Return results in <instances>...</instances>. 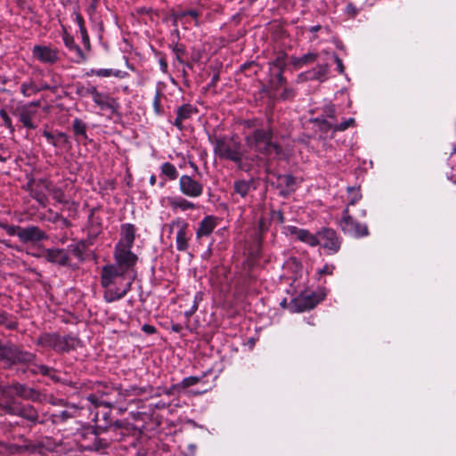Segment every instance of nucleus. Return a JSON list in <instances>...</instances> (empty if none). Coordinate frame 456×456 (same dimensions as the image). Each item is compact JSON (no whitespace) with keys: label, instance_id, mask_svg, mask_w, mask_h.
I'll use <instances>...</instances> for the list:
<instances>
[{"label":"nucleus","instance_id":"nucleus-1","mask_svg":"<svg viewBox=\"0 0 456 456\" xmlns=\"http://www.w3.org/2000/svg\"><path fill=\"white\" fill-rule=\"evenodd\" d=\"M134 262L115 261L102 269L101 283L104 289V299L108 303L123 298L131 289L135 278Z\"/></svg>","mask_w":456,"mask_h":456},{"label":"nucleus","instance_id":"nucleus-2","mask_svg":"<svg viewBox=\"0 0 456 456\" xmlns=\"http://www.w3.org/2000/svg\"><path fill=\"white\" fill-rule=\"evenodd\" d=\"M247 146L268 159L281 158L282 150L273 142V131L271 129H256L246 139Z\"/></svg>","mask_w":456,"mask_h":456},{"label":"nucleus","instance_id":"nucleus-3","mask_svg":"<svg viewBox=\"0 0 456 456\" xmlns=\"http://www.w3.org/2000/svg\"><path fill=\"white\" fill-rule=\"evenodd\" d=\"M209 142L214 145V153L221 159L232 161L240 164L243 152L241 144L234 136L214 135L208 136Z\"/></svg>","mask_w":456,"mask_h":456},{"label":"nucleus","instance_id":"nucleus-4","mask_svg":"<svg viewBox=\"0 0 456 456\" xmlns=\"http://www.w3.org/2000/svg\"><path fill=\"white\" fill-rule=\"evenodd\" d=\"M136 228L134 224H124L121 226V237L115 247V261L137 263L138 257L131 251L135 239Z\"/></svg>","mask_w":456,"mask_h":456},{"label":"nucleus","instance_id":"nucleus-5","mask_svg":"<svg viewBox=\"0 0 456 456\" xmlns=\"http://www.w3.org/2000/svg\"><path fill=\"white\" fill-rule=\"evenodd\" d=\"M34 358V354L21 350L14 344L0 342V365L4 368H9L16 363L30 362Z\"/></svg>","mask_w":456,"mask_h":456},{"label":"nucleus","instance_id":"nucleus-6","mask_svg":"<svg viewBox=\"0 0 456 456\" xmlns=\"http://www.w3.org/2000/svg\"><path fill=\"white\" fill-rule=\"evenodd\" d=\"M0 406L8 414L20 416L31 423L37 421V411L29 404H23L16 400H6L1 402Z\"/></svg>","mask_w":456,"mask_h":456},{"label":"nucleus","instance_id":"nucleus-7","mask_svg":"<svg viewBox=\"0 0 456 456\" xmlns=\"http://www.w3.org/2000/svg\"><path fill=\"white\" fill-rule=\"evenodd\" d=\"M0 391L2 395L1 402H5L6 400H15L14 396L32 401H37L39 399V393L37 390L19 383L1 387Z\"/></svg>","mask_w":456,"mask_h":456},{"label":"nucleus","instance_id":"nucleus-8","mask_svg":"<svg viewBox=\"0 0 456 456\" xmlns=\"http://www.w3.org/2000/svg\"><path fill=\"white\" fill-rule=\"evenodd\" d=\"M339 225L345 233L353 237L359 238L368 235V228L366 224H362L355 221L350 215L348 207L343 211L342 218Z\"/></svg>","mask_w":456,"mask_h":456},{"label":"nucleus","instance_id":"nucleus-9","mask_svg":"<svg viewBox=\"0 0 456 456\" xmlns=\"http://www.w3.org/2000/svg\"><path fill=\"white\" fill-rule=\"evenodd\" d=\"M32 57L45 65H53L60 60L57 48L46 45H36L32 48Z\"/></svg>","mask_w":456,"mask_h":456},{"label":"nucleus","instance_id":"nucleus-10","mask_svg":"<svg viewBox=\"0 0 456 456\" xmlns=\"http://www.w3.org/2000/svg\"><path fill=\"white\" fill-rule=\"evenodd\" d=\"M179 190L182 194L189 198H199L203 194V184L193 179L191 175H183L179 178Z\"/></svg>","mask_w":456,"mask_h":456},{"label":"nucleus","instance_id":"nucleus-11","mask_svg":"<svg viewBox=\"0 0 456 456\" xmlns=\"http://www.w3.org/2000/svg\"><path fill=\"white\" fill-rule=\"evenodd\" d=\"M320 302V298L314 294H301L290 303L292 312H305L314 308Z\"/></svg>","mask_w":456,"mask_h":456},{"label":"nucleus","instance_id":"nucleus-12","mask_svg":"<svg viewBox=\"0 0 456 456\" xmlns=\"http://www.w3.org/2000/svg\"><path fill=\"white\" fill-rule=\"evenodd\" d=\"M173 226H176L175 245L179 251H186L189 248V224L186 220L177 221Z\"/></svg>","mask_w":456,"mask_h":456},{"label":"nucleus","instance_id":"nucleus-13","mask_svg":"<svg viewBox=\"0 0 456 456\" xmlns=\"http://www.w3.org/2000/svg\"><path fill=\"white\" fill-rule=\"evenodd\" d=\"M319 245L335 253L339 249L340 243L336 232L331 229H323L318 232Z\"/></svg>","mask_w":456,"mask_h":456},{"label":"nucleus","instance_id":"nucleus-14","mask_svg":"<svg viewBox=\"0 0 456 456\" xmlns=\"http://www.w3.org/2000/svg\"><path fill=\"white\" fill-rule=\"evenodd\" d=\"M285 230H286L287 234L296 236V238L298 240H300L311 247L319 245L318 232L316 234H314V233L310 232L308 230L300 229V228H297V226H293V225H289V226L285 227Z\"/></svg>","mask_w":456,"mask_h":456},{"label":"nucleus","instance_id":"nucleus-15","mask_svg":"<svg viewBox=\"0 0 456 456\" xmlns=\"http://www.w3.org/2000/svg\"><path fill=\"white\" fill-rule=\"evenodd\" d=\"M18 238L23 243L37 242L46 238V234L37 226L21 227Z\"/></svg>","mask_w":456,"mask_h":456},{"label":"nucleus","instance_id":"nucleus-16","mask_svg":"<svg viewBox=\"0 0 456 456\" xmlns=\"http://www.w3.org/2000/svg\"><path fill=\"white\" fill-rule=\"evenodd\" d=\"M218 224V218L214 216H205L199 224L196 230V238L198 240L203 237H208Z\"/></svg>","mask_w":456,"mask_h":456},{"label":"nucleus","instance_id":"nucleus-17","mask_svg":"<svg viewBox=\"0 0 456 456\" xmlns=\"http://www.w3.org/2000/svg\"><path fill=\"white\" fill-rule=\"evenodd\" d=\"M198 17L199 12L195 10L178 11L174 13V23L175 26L181 24L187 28L191 22L198 24Z\"/></svg>","mask_w":456,"mask_h":456},{"label":"nucleus","instance_id":"nucleus-18","mask_svg":"<svg viewBox=\"0 0 456 456\" xmlns=\"http://www.w3.org/2000/svg\"><path fill=\"white\" fill-rule=\"evenodd\" d=\"M165 200L173 211H187L196 208V205L193 202L189 201L182 196L167 197Z\"/></svg>","mask_w":456,"mask_h":456},{"label":"nucleus","instance_id":"nucleus-19","mask_svg":"<svg viewBox=\"0 0 456 456\" xmlns=\"http://www.w3.org/2000/svg\"><path fill=\"white\" fill-rule=\"evenodd\" d=\"M46 259L53 263L60 265H66L69 262L68 254L64 249L51 248L46 250Z\"/></svg>","mask_w":456,"mask_h":456},{"label":"nucleus","instance_id":"nucleus-20","mask_svg":"<svg viewBox=\"0 0 456 456\" xmlns=\"http://www.w3.org/2000/svg\"><path fill=\"white\" fill-rule=\"evenodd\" d=\"M196 112V109L191 104H183L178 108L174 125L179 129L183 128L184 120L190 118Z\"/></svg>","mask_w":456,"mask_h":456},{"label":"nucleus","instance_id":"nucleus-21","mask_svg":"<svg viewBox=\"0 0 456 456\" xmlns=\"http://www.w3.org/2000/svg\"><path fill=\"white\" fill-rule=\"evenodd\" d=\"M18 112L19 119L25 127L28 129H34L36 127L32 122L36 114V111L33 109H30L29 106H21L18 109Z\"/></svg>","mask_w":456,"mask_h":456},{"label":"nucleus","instance_id":"nucleus-22","mask_svg":"<svg viewBox=\"0 0 456 456\" xmlns=\"http://www.w3.org/2000/svg\"><path fill=\"white\" fill-rule=\"evenodd\" d=\"M256 187L254 186L253 180H238L234 182L233 190L234 192L245 199L249 192L254 191Z\"/></svg>","mask_w":456,"mask_h":456},{"label":"nucleus","instance_id":"nucleus-23","mask_svg":"<svg viewBox=\"0 0 456 456\" xmlns=\"http://www.w3.org/2000/svg\"><path fill=\"white\" fill-rule=\"evenodd\" d=\"M89 94L93 98V101L101 110H107L111 108L110 103V98L107 94L100 93L94 86H92L89 89Z\"/></svg>","mask_w":456,"mask_h":456},{"label":"nucleus","instance_id":"nucleus-24","mask_svg":"<svg viewBox=\"0 0 456 456\" xmlns=\"http://www.w3.org/2000/svg\"><path fill=\"white\" fill-rule=\"evenodd\" d=\"M87 76H97L100 77H115L123 78L127 73L126 71H122L120 69H92L90 71L86 73Z\"/></svg>","mask_w":456,"mask_h":456},{"label":"nucleus","instance_id":"nucleus-25","mask_svg":"<svg viewBox=\"0 0 456 456\" xmlns=\"http://www.w3.org/2000/svg\"><path fill=\"white\" fill-rule=\"evenodd\" d=\"M77 339L71 336H59L56 339V352H68L76 346Z\"/></svg>","mask_w":456,"mask_h":456},{"label":"nucleus","instance_id":"nucleus-26","mask_svg":"<svg viewBox=\"0 0 456 456\" xmlns=\"http://www.w3.org/2000/svg\"><path fill=\"white\" fill-rule=\"evenodd\" d=\"M57 334L45 333L37 339V344L45 348H51L55 351Z\"/></svg>","mask_w":456,"mask_h":456},{"label":"nucleus","instance_id":"nucleus-27","mask_svg":"<svg viewBox=\"0 0 456 456\" xmlns=\"http://www.w3.org/2000/svg\"><path fill=\"white\" fill-rule=\"evenodd\" d=\"M30 371L34 374H42L44 376H47L53 380H58V378L55 374V370L43 364H33L30 367Z\"/></svg>","mask_w":456,"mask_h":456},{"label":"nucleus","instance_id":"nucleus-28","mask_svg":"<svg viewBox=\"0 0 456 456\" xmlns=\"http://www.w3.org/2000/svg\"><path fill=\"white\" fill-rule=\"evenodd\" d=\"M64 45L66 47H68L70 51H73L76 53L77 59L76 60L77 62L84 61L86 60V56L81 50V48L75 43L73 37L66 36L63 38Z\"/></svg>","mask_w":456,"mask_h":456},{"label":"nucleus","instance_id":"nucleus-29","mask_svg":"<svg viewBox=\"0 0 456 456\" xmlns=\"http://www.w3.org/2000/svg\"><path fill=\"white\" fill-rule=\"evenodd\" d=\"M326 124L330 128H332L334 131H345L349 127H353L355 125V119L354 118H349L343 122L334 123L332 121H326Z\"/></svg>","mask_w":456,"mask_h":456},{"label":"nucleus","instance_id":"nucleus-30","mask_svg":"<svg viewBox=\"0 0 456 456\" xmlns=\"http://www.w3.org/2000/svg\"><path fill=\"white\" fill-rule=\"evenodd\" d=\"M160 169L161 173L170 180H175L178 177L176 167L169 162L163 163Z\"/></svg>","mask_w":456,"mask_h":456},{"label":"nucleus","instance_id":"nucleus-31","mask_svg":"<svg viewBox=\"0 0 456 456\" xmlns=\"http://www.w3.org/2000/svg\"><path fill=\"white\" fill-rule=\"evenodd\" d=\"M87 400L94 404V406H105L107 408H110L113 406L115 402L107 401L104 399L102 395L98 396L97 395L92 394L87 396Z\"/></svg>","mask_w":456,"mask_h":456},{"label":"nucleus","instance_id":"nucleus-32","mask_svg":"<svg viewBox=\"0 0 456 456\" xmlns=\"http://www.w3.org/2000/svg\"><path fill=\"white\" fill-rule=\"evenodd\" d=\"M45 189L51 193L53 198L59 203L65 204L68 201L65 199V194L61 189L57 187H52L48 183L45 184Z\"/></svg>","mask_w":456,"mask_h":456},{"label":"nucleus","instance_id":"nucleus-33","mask_svg":"<svg viewBox=\"0 0 456 456\" xmlns=\"http://www.w3.org/2000/svg\"><path fill=\"white\" fill-rule=\"evenodd\" d=\"M329 71V66L327 64H322L316 67L313 71L311 77L317 80H324Z\"/></svg>","mask_w":456,"mask_h":456},{"label":"nucleus","instance_id":"nucleus-34","mask_svg":"<svg viewBox=\"0 0 456 456\" xmlns=\"http://www.w3.org/2000/svg\"><path fill=\"white\" fill-rule=\"evenodd\" d=\"M38 87L33 81L23 83L20 86V92L26 97H29L35 94L37 92H38Z\"/></svg>","mask_w":456,"mask_h":456},{"label":"nucleus","instance_id":"nucleus-35","mask_svg":"<svg viewBox=\"0 0 456 456\" xmlns=\"http://www.w3.org/2000/svg\"><path fill=\"white\" fill-rule=\"evenodd\" d=\"M72 126L77 135L86 137V126L81 119H74Z\"/></svg>","mask_w":456,"mask_h":456},{"label":"nucleus","instance_id":"nucleus-36","mask_svg":"<svg viewBox=\"0 0 456 456\" xmlns=\"http://www.w3.org/2000/svg\"><path fill=\"white\" fill-rule=\"evenodd\" d=\"M349 193V203L348 205H354L357 201H359L362 198L360 191L354 187H348Z\"/></svg>","mask_w":456,"mask_h":456},{"label":"nucleus","instance_id":"nucleus-37","mask_svg":"<svg viewBox=\"0 0 456 456\" xmlns=\"http://www.w3.org/2000/svg\"><path fill=\"white\" fill-rule=\"evenodd\" d=\"M278 180L280 185H285L289 189L292 188L295 184L294 177L289 175H281Z\"/></svg>","mask_w":456,"mask_h":456},{"label":"nucleus","instance_id":"nucleus-38","mask_svg":"<svg viewBox=\"0 0 456 456\" xmlns=\"http://www.w3.org/2000/svg\"><path fill=\"white\" fill-rule=\"evenodd\" d=\"M199 381H200V378L195 377V376L184 378L182 380V382L179 383L180 388L183 389V388H187V387H192V386L196 385L197 383H199Z\"/></svg>","mask_w":456,"mask_h":456},{"label":"nucleus","instance_id":"nucleus-39","mask_svg":"<svg viewBox=\"0 0 456 456\" xmlns=\"http://www.w3.org/2000/svg\"><path fill=\"white\" fill-rule=\"evenodd\" d=\"M203 297H202V293L200 292H198L195 297H194V300H193V304L191 305V307L190 308L189 311H187L185 313V314L187 316H191L198 309L199 307V303L202 300Z\"/></svg>","mask_w":456,"mask_h":456},{"label":"nucleus","instance_id":"nucleus-40","mask_svg":"<svg viewBox=\"0 0 456 456\" xmlns=\"http://www.w3.org/2000/svg\"><path fill=\"white\" fill-rule=\"evenodd\" d=\"M0 117L2 118L4 126L12 133L14 131V127L12 124L11 118L7 114L4 110H0Z\"/></svg>","mask_w":456,"mask_h":456},{"label":"nucleus","instance_id":"nucleus-41","mask_svg":"<svg viewBox=\"0 0 456 456\" xmlns=\"http://www.w3.org/2000/svg\"><path fill=\"white\" fill-rule=\"evenodd\" d=\"M344 12L348 17L354 18L359 13V9L353 3H348L346 5Z\"/></svg>","mask_w":456,"mask_h":456},{"label":"nucleus","instance_id":"nucleus-42","mask_svg":"<svg viewBox=\"0 0 456 456\" xmlns=\"http://www.w3.org/2000/svg\"><path fill=\"white\" fill-rule=\"evenodd\" d=\"M177 221H184V219L181 217L174 218L169 224L164 225L163 229L167 231L168 236L170 237L174 232L176 233V226H173L174 224H176Z\"/></svg>","mask_w":456,"mask_h":456},{"label":"nucleus","instance_id":"nucleus-43","mask_svg":"<svg viewBox=\"0 0 456 456\" xmlns=\"http://www.w3.org/2000/svg\"><path fill=\"white\" fill-rule=\"evenodd\" d=\"M4 230L6 232L11 236H17L19 234V230H21L20 226H15V225H5Z\"/></svg>","mask_w":456,"mask_h":456},{"label":"nucleus","instance_id":"nucleus-44","mask_svg":"<svg viewBox=\"0 0 456 456\" xmlns=\"http://www.w3.org/2000/svg\"><path fill=\"white\" fill-rule=\"evenodd\" d=\"M181 389L179 384H175L171 386L169 388H163L162 393L167 395H172L177 390Z\"/></svg>","mask_w":456,"mask_h":456},{"label":"nucleus","instance_id":"nucleus-45","mask_svg":"<svg viewBox=\"0 0 456 456\" xmlns=\"http://www.w3.org/2000/svg\"><path fill=\"white\" fill-rule=\"evenodd\" d=\"M34 198L37 200V201L42 205L43 207H45L47 203V198L43 193H35Z\"/></svg>","mask_w":456,"mask_h":456},{"label":"nucleus","instance_id":"nucleus-46","mask_svg":"<svg viewBox=\"0 0 456 456\" xmlns=\"http://www.w3.org/2000/svg\"><path fill=\"white\" fill-rule=\"evenodd\" d=\"M333 270H334V266L333 265H325L322 269H320L318 271V273L321 274V275H322V274H332Z\"/></svg>","mask_w":456,"mask_h":456},{"label":"nucleus","instance_id":"nucleus-47","mask_svg":"<svg viewBox=\"0 0 456 456\" xmlns=\"http://www.w3.org/2000/svg\"><path fill=\"white\" fill-rule=\"evenodd\" d=\"M142 330L147 334H153L156 332L155 327L150 324H144L142 327Z\"/></svg>","mask_w":456,"mask_h":456},{"label":"nucleus","instance_id":"nucleus-48","mask_svg":"<svg viewBox=\"0 0 456 456\" xmlns=\"http://www.w3.org/2000/svg\"><path fill=\"white\" fill-rule=\"evenodd\" d=\"M292 96H293V92H292V90H291V89H289V88H284V90H283V92H282V94H281V97L283 100H287V99H289V98H290V97H292Z\"/></svg>","mask_w":456,"mask_h":456},{"label":"nucleus","instance_id":"nucleus-49","mask_svg":"<svg viewBox=\"0 0 456 456\" xmlns=\"http://www.w3.org/2000/svg\"><path fill=\"white\" fill-rule=\"evenodd\" d=\"M335 61L337 63V68H338V72L341 74L344 73L345 68L342 63V61L338 56H335Z\"/></svg>","mask_w":456,"mask_h":456},{"label":"nucleus","instance_id":"nucleus-50","mask_svg":"<svg viewBox=\"0 0 456 456\" xmlns=\"http://www.w3.org/2000/svg\"><path fill=\"white\" fill-rule=\"evenodd\" d=\"M325 113H326V116L331 119H334L335 118V110H334V107L330 106V107H328L326 110H325Z\"/></svg>","mask_w":456,"mask_h":456},{"label":"nucleus","instance_id":"nucleus-51","mask_svg":"<svg viewBox=\"0 0 456 456\" xmlns=\"http://www.w3.org/2000/svg\"><path fill=\"white\" fill-rule=\"evenodd\" d=\"M160 69L162 72L166 73L167 71V63L165 59L160 58L159 61Z\"/></svg>","mask_w":456,"mask_h":456},{"label":"nucleus","instance_id":"nucleus-52","mask_svg":"<svg viewBox=\"0 0 456 456\" xmlns=\"http://www.w3.org/2000/svg\"><path fill=\"white\" fill-rule=\"evenodd\" d=\"M44 134V136L47 139V141H48L50 143L54 144V141H53V140H54V138H53V135L51 133H49V132H47V131H44V134Z\"/></svg>","mask_w":456,"mask_h":456},{"label":"nucleus","instance_id":"nucleus-53","mask_svg":"<svg viewBox=\"0 0 456 456\" xmlns=\"http://www.w3.org/2000/svg\"><path fill=\"white\" fill-rule=\"evenodd\" d=\"M92 86H87V87H81L79 90H78V93L82 95V96H86V95H90L89 94V89L91 88Z\"/></svg>","mask_w":456,"mask_h":456},{"label":"nucleus","instance_id":"nucleus-54","mask_svg":"<svg viewBox=\"0 0 456 456\" xmlns=\"http://www.w3.org/2000/svg\"><path fill=\"white\" fill-rule=\"evenodd\" d=\"M76 20H77V24L79 26L80 30L85 29L83 18L79 14H77L76 16Z\"/></svg>","mask_w":456,"mask_h":456},{"label":"nucleus","instance_id":"nucleus-55","mask_svg":"<svg viewBox=\"0 0 456 456\" xmlns=\"http://www.w3.org/2000/svg\"><path fill=\"white\" fill-rule=\"evenodd\" d=\"M273 218H277L280 223H284V217L281 212L278 211L273 214Z\"/></svg>","mask_w":456,"mask_h":456},{"label":"nucleus","instance_id":"nucleus-56","mask_svg":"<svg viewBox=\"0 0 456 456\" xmlns=\"http://www.w3.org/2000/svg\"><path fill=\"white\" fill-rule=\"evenodd\" d=\"M7 321V315L4 312H0V324H4Z\"/></svg>","mask_w":456,"mask_h":456},{"label":"nucleus","instance_id":"nucleus-57","mask_svg":"<svg viewBox=\"0 0 456 456\" xmlns=\"http://www.w3.org/2000/svg\"><path fill=\"white\" fill-rule=\"evenodd\" d=\"M81 31V35H82V38H83V41L85 44L88 43L89 42V39H88V36L86 34V28L83 29V30H80Z\"/></svg>","mask_w":456,"mask_h":456},{"label":"nucleus","instance_id":"nucleus-58","mask_svg":"<svg viewBox=\"0 0 456 456\" xmlns=\"http://www.w3.org/2000/svg\"><path fill=\"white\" fill-rule=\"evenodd\" d=\"M60 417L62 419H67L71 417V415L69 413V411H62L60 414Z\"/></svg>","mask_w":456,"mask_h":456},{"label":"nucleus","instance_id":"nucleus-59","mask_svg":"<svg viewBox=\"0 0 456 456\" xmlns=\"http://www.w3.org/2000/svg\"><path fill=\"white\" fill-rule=\"evenodd\" d=\"M314 57L315 56L314 54H308V55L304 56L303 60L306 62V61H308V60H311V61L314 60Z\"/></svg>","mask_w":456,"mask_h":456},{"label":"nucleus","instance_id":"nucleus-60","mask_svg":"<svg viewBox=\"0 0 456 456\" xmlns=\"http://www.w3.org/2000/svg\"><path fill=\"white\" fill-rule=\"evenodd\" d=\"M25 106H29V108L32 109L33 107L39 106V102H31L29 104H26Z\"/></svg>","mask_w":456,"mask_h":456},{"label":"nucleus","instance_id":"nucleus-61","mask_svg":"<svg viewBox=\"0 0 456 456\" xmlns=\"http://www.w3.org/2000/svg\"><path fill=\"white\" fill-rule=\"evenodd\" d=\"M321 28V26L317 25V26H314L310 28V31L312 32H317L319 29Z\"/></svg>","mask_w":456,"mask_h":456},{"label":"nucleus","instance_id":"nucleus-62","mask_svg":"<svg viewBox=\"0 0 456 456\" xmlns=\"http://www.w3.org/2000/svg\"><path fill=\"white\" fill-rule=\"evenodd\" d=\"M155 183H156V177H155V175H151V176L150 177V183H151V185H154V184H155Z\"/></svg>","mask_w":456,"mask_h":456},{"label":"nucleus","instance_id":"nucleus-63","mask_svg":"<svg viewBox=\"0 0 456 456\" xmlns=\"http://www.w3.org/2000/svg\"><path fill=\"white\" fill-rule=\"evenodd\" d=\"M154 105L158 107L159 105V93H157L155 99H154Z\"/></svg>","mask_w":456,"mask_h":456},{"label":"nucleus","instance_id":"nucleus-64","mask_svg":"<svg viewBox=\"0 0 456 456\" xmlns=\"http://www.w3.org/2000/svg\"><path fill=\"white\" fill-rule=\"evenodd\" d=\"M134 390L135 395H141L142 393V388H134Z\"/></svg>","mask_w":456,"mask_h":456}]
</instances>
